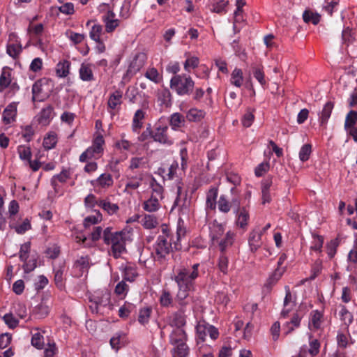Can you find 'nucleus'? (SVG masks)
<instances>
[{
  "label": "nucleus",
  "instance_id": "obj_64",
  "mask_svg": "<svg viewBox=\"0 0 357 357\" xmlns=\"http://www.w3.org/2000/svg\"><path fill=\"white\" fill-rule=\"evenodd\" d=\"M128 291V284L126 283L125 281H121L120 282H119L116 287H115V293L119 295V296H121V295H126L127 291Z\"/></svg>",
  "mask_w": 357,
  "mask_h": 357
},
{
  "label": "nucleus",
  "instance_id": "obj_1",
  "mask_svg": "<svg viewBox=\"0 0 357 357\" xmlns=\"http://www.w3.org/2000/svg\"><path fill=\"white\" fill-rule=\"evenodd\" d=\"M112 227H106L103 231V242L105 245H111L112 255L119 259L126 252V243L131 241L130 233L128 230L113 231Z\"/></svg>",
  "mask_w": 357,
  "mask_h": 357
},
{
  "label": "nucleus",
  "instance_id": "obj_55",
  "mask_svg": "<svg viewBox=\"0 0 357 357\" xmlns=\"http://www.w3.org/2000/svg\"><path fill=\"white\" fill-rule=\"evenodd\" d=\"M312 237L314 239L313 245L311 246V250L314 251H321L324 243V238L316 234H312Z\"/></svg>",
  "mask_w": 357,
  "mask_h": 357
},
{
  "label": "nucleus",
  "instance_id": "obj_42",
  "mask_svg": "<svg viewBox=\"0 0 357 357\" xmlns=\"http://www.w3.org/2000/svg\"><path fill=\"white\" fill-rule=\"evenodd\" d=\"M173 298L169 291L163 290L160 297V303L162 307H169L172 305Z\"/></svg>",
  "mask_w": 357,
  "mask_h": 357
},
{
  "label": "nucleus",
  "instance_id": "obj_4",
  "mask_svg": "<svg viewBox=\"0 0 357 357\" xmlns=\"http://www.w3.org/2000/svg\"><path fill=\"white\" fill-rule=\"evenodd\" d=\"M167 130L168 127L167 126L157 127L155 131L154 132H153L152 138L155 142L163 144H172V141L169 138L167 134Z\"/></svg>",
  "mask_w": 357,
  "mask_h": 357
},
{
  "label": "nucleus",
  "instance_id": "obj_5",
  "mask_svg": "<svg viewBox=\"0 0 357 357\" xmlns=\"http://www.w3.org/2000/svg\"><path fill=\"white\" fill-rule=\"evenodd\" d=\"M12 69L8 66H4L2 68L0 75V92H3L6 89L11 85L12 82Z\"/></svg>",
  "mask_w": 357,
  "mask_h": 357
},
{
  "label": "nucleus",
  "instance_id": "obj_46",
  "mask_svg": "<svg viewBox=\"0 0 357 357\" xmlns=\"http://www.w3.org/2000/svg\"><path fill=\"white\" fill-rule=\"evenodd\" d=\"M312 152V146L310 144H304L299 151V159L302 162L307 161Z\"/></svg>",
  "mask_w": 357,
  "mask_h": 357
},
{
  "label": "nucleus",
  "instance_id": "obj_25",
  "mask_svg": "<svg viewBox=\"0 0 357 357\" xmlns=\"http://www.w3.org/2000/svg\"><path fill=\"white\" fill-rule=\"evenodd\" d=\"M284 271V268H277L275 271L269 276L268 278L266 286L268 288H271L273 285L276 284V282L280 280L282 275Z\"/></svg>",
  "mask_w": 357,
  "mask_h": 357
},
{
  "label": "nucleus",
  "instance_id": "obj_21",
  "mask_svg": "<svg viewBox=\"0 0 357 357\" xmlns=\"http://www.w3.org/2000/svg\"><path fill=\"white\" fill-rule=\"evenodd\" d=\"M57 143V135L54 132H50L43 139V145L47 150L55 147Z\"/></svg>",
  "mask_w": 357,
  "mask_h": 357
},
{
  "label": "nucleus",
  "instance_id": "obj_60",
  "mask_svg": "<svg viewBox=\"0 0 357 357\" xmlns=\"http://www.w3.org/2000/svg\"><path fill=\"white\" fill-rule=\"evenodd\" d=\"M320 343L317 340H313L310 342L309 354L312 356H316L319 352Z\"/></svg>",
  "mask_w": 357,
  "mask_h": 357
},
{
  "label": "nucleus",
  "instance_id": "obj_29",
  "mask_svg": "<svg viewBox=\"0 0 357 357\" xmlns=\"http://www.w3.org/2000/svg\"><path fill=\"white\" fill-rule=\"evenodd\" d=\"M70 63L68 61L59 62L56 66V75L60 77H65L69 73Z\"/></svg>",
  "mask_w": 357,
  "mask_h": 357
},
{
  "label": "nucleus",
  "instance_id": "obj_28",
  "mask_svg": "<svg viewBox=\"0 0 357 357\" xmlns=\"http://www.w3.org/2000/svg\"><path fill=\"white\" fill-rule=\"evenodd\" d=\"M136 311V306L130 303L126 302L119 310V316L121 318H127L130 313Z\"/></svg>",
  "mask_w": 357,
  "mask_h": 357
},
{
  "label": "nucleus",
  "instance_id": "obj_38",
  "mask_svg": "<svg viewBox=\"0 0 357 357\" xmlns=\"http://www.w3.org/2000/svg\"><path fill=\"white\" fill-rule=\"evenodd\" d=\"M357 122V112L354 110H351L347 114L345 122H344V128L348 130L349 127H353Z\"/></svg>",
  "mask_w": 357,
  "mask_h": 357
},
{
  "label": "nucleus",
  "instance_id": "obj_50",
  "mask_svg": "<svg viewBox=\"0 0 357 357\" xmlns=\"http://www.w3.org/2000/svg\"><path fill=\"white\" fill-rule=\"evenodd\" d=\"M340 243L339 238L337 237L336 238L331 240V242L327 245L328 249V255L330 257V259H332L337 251V248L338 247Z\"/></svg>",
  "mask_w": 357,
  "mask_h": 357
},
{
  "label": "nucleus",
  "instance_id": "obj_37",
  "mask_svg": "<svg viewBox=\"0 0 357 357\" xmlns=\"http://www.w3.org/2000/svg\"><path fill=\"white\" fill-rule=\"evenodd\" d=\"M70 173L69 171L66 169H63L60 174L54 176L51 179V185L55 188L56 186V180H58L61 183H65L66 180L69 178Z\"/></svg>",
  "mask_w": 357,
  "mask_h": 357
},
{
  "label": "nucleus",
  "instance_id": "obj_34",
  "mask_svg": "<svg viewBox=\"0 0 357 357\" xmlns=\"http://www.w3.org/2000/svg\"><path fill=\"white\" fill-rule=\"evenodd\" d=\"M243 82V73L239 68H235L231 75V83L237 87H240Z\"/></svg>",
  "mask_w": 357,
  "mask_h": 357
},
{
  "label": "nucleus",
  "instance_id": "obj_36",
  "mask_svg": "<svg viewBox=\"0 0 357 357\" xmlns=\"http://www.w3.org/2000/svg\"><path fill=\"white\" fill-rule=\"evenodd\" d=\"M172 322L176 328H182L185 325V316L182 311L174 313Z\"/></svg>",
  "mask_w": 357,
  "mask_h": 357
},
{
  "label": "nucleus",
  "instance_id": "obj_48",
  "mask_svg": "<svg viewBox=\"0 0 357 357\" xmlns=\"http://www.w3.org/2000/svg\"><path fill=\"white\" fill-rule=\"evenodd\" d=\"M63 269L60 267L57 270L54 271V282L56 286L62 289L64 287L63 283Z\"/></svg>",
  "mask_w": 357,
  "mask_h": 357
},
{
  "label": "nucleus",
  "instance_id": "obj_13",
  "mask_svg": "<svg viewBox=\"0 0 357 357\" xmlns=\"http://www.w3.org/2000/svg\"><path fill=\"white\" fill-rule=\"evenodd\" d=\"M146 60V55L144 53H137L129 66L130 70L134 72L139 71L145 64Z\"/></svg>",
  "mask_w": 357,
  "mask_h": 357
},
{
  "label": "nucleus",
  "instance_id": "obj_6",
  "mask_svg": "<svg viewBox=\"0 0 357 357\" xmlns=\"http://www.w3.org/2000/svg\"><path fill=\"white\" fill-rule=\"evenodd\" d=\"M174 280L177 283L178 288L190 289L192 287V283L188 278V271L185 268L179 271Z\"/></svg>",
  "mask_w": 357,
  "mask_h": 357
},
{
  "label": "nucleus",
  "instance_id": "obj_63",
  "mask_svg": "<svg viewBox=\"0 0 357 357\" xmlns=\"http://www.w3.org/2000/svg\"><path fill=\"white\" fill-rule=\"evenodd\" d=\"M12 335L8 333H3L0 335V349L6 348L11 342Z\"/></svg>",
  "mask_w": 357,
  "mask_h": 357
},
{
  "label": "nucleus",
  "instance_id": "obj_35",
  "mask_svg": "<svg viewBox=\"0 0 357 357\" xmlns=\"http://www.w3.org/2000/svg\"><path fill=\"white\" fill-rule=\"evenodd\" d=\"M98 206L103 210L107 212L108 214L112 215L119 210V206L116 204H112L109 202L100 200Z\"/></svg>",
  "mask_w": 357,
  "mask_h": 357
},
{
  "label": "nucleus",
  "instance_id": "obj_58",
  "mask_svg": "<svg viewBox=\"0 0 357 357\" xmlns=\"http://www.w3.org/2000/svg\"><path fill=\"white\" fill-rule=\"evenodd\" d=\"M321 269H322V265H321V261H319V260L316 261L312 268V270H311L312 275L310 276L309 280H314L320 274Z\"/></svg>",
  "mask_w": 357,
  "mask_h": 357
},
{
  "label": "nucleus",
  "instance_id": "obj_32",
  "mask_svg": "<svg viewBox=\"0 0 357 357\" xmlns=\"http://www.w3.org/2000/svg\"><path fill=\"white\" fill-rule=\"evenodd\" d=\"M142 224L146 229H152L157 226L158 221L155 216L153 215H145L142 220Z\"/></svg>",
  "mask_w": 357,
  "mask_h": 357
},
{
  "label": "nucleus",
  "instance_id": "obj_23",
  "mask_svg": "<svg viewBox=\"0 0 357 357\" xmlns=\"http://www.w3.org/2000/svg\"><path fill=\"white\" fill-rule=\"evenodd\" d=\"M303 19L305 23L312 22L316 25L320 22L321 15L317 13H313L310 10H305L303 13Z\"/></svg>",
  "mask_w": 357,
  "mask_h": 357
},
{
  "label": "nucleus",
  "instance_id": "obj_20",
  "mask_svg": "<svg viewBox=\"0 0 357 357\" xmlns=\"http://www.w3.org/2000/svg\"><path fill=\"white\" fill-rule=\"evenodd\" d=\"M301 319V316H300L298 313H294L290 321H287L284 327L287 328V331H284V333L287 335L294 330V327L298 328L300 326Z\"/></svg>",
  "mask_w": 357,
  "mask_h": 357
},
{
  "label": "nucleus",
  "instance_id": "obj_33",
  "mask_svg": "<svg viewBox=\"0 0 357 357\" xmlns=\"http://www.w3.org/2000/svg\"><path fill=\"white\" fill-rule=\"evenodd\" d=\"M204 115V112L202 110L197 109H191L188 111L186 115V119L190 121H199Z\"/></svg>",
  "mask_w": 357,
  "mask_h": 357
},
{
  "label": "nucleus",
  "instance_id": "obj_10",
  "mask_svg": "<svg viewBox=\"0 0 357 357\" xmlns=\"http://www.w3.org/2000/svg\"><path fill=\"white\" fill-rule=\"evenodd\" d=\"M248 243L251 252H255L261 245V233L255 229L251 231Z\"/></svg>",
  "mask_w": 357,
  "mask_h": 357
},
{
  "label": "nucleus",
  "instance_id": "obj_61",
  "mask_svg": "<svg viewBox=\"0 0 357 357\" xmlns=\"http://www.w3.org/2000/svg\"><path fill=\"white\" fill-rule=\"evenodd\" d=\"M122 335L119 333H117L113 336L109 341L110 345L113 349L118 351L121 347Z\"/></svg>",
  "mask_w": 357,
  "mask_h": 357
},
{
  "label": "nucleus",
  "instance_id": "obj_3",
  "mask_svg": "<svg viewBox=\"0 0 357 357\" xmlns=\"http://www.w3.org/2000/svg\"><path fill=\"white\" fill-rule=\"evenodd\" d=\"M155 252V260L160 264H165L167 261V255L172 252V243L167 241L165 236L160 235L154 246Z\"/></svg>",
  "mask_w": 357,
  "mask_h": 357
},
{
  "label": "nucleus",
  "instance_id": "obj_43",
  "mask_svg": "<svg viewBox=\"0 0 357 357\" xmlns=\"http://www.w3.org/2000/svg\"><path fill=\"white\" fill-rule=\"evenodd\" d=\"M31 249V242L28 241L22 244L20 247L19 257L21 261L25 262L28 257Z\"/></svg>",
  "mask_w": 357,
  "mask_h": 357
},
{
  "label": "nucleus",
  "instance_id": "obj_7",
  "mask_svg": "<svg viewBox=\"0 0 357 357\" xmlns=\"http://www.w3.org/2000/svg\"><path fill=\"white\" fill-rule=\"evenodd\" d=\"M54 107L51 105L42 109L38 116L39 123L47 126L53 118Z\"/></svg>",
  "mask_w": 357,
  "mask_h": 357
},
{
  "label": "nucleus",
  "instance_id": "obj_15",
  "mask_svg": "<svg viewBox=\"0 0 357 357\" xmlns=\"http://www.w3.org/2000/svg\"><path fill=\"white\" fill-rule=\"evenodd\" d=\"M91 297L93 301H97L100 306L106 307L110 304V293L107 291L97 292Z\"/></svg>",
  "mask_w": 357,
  "mask_h": 357
},
{
  "label": "nucleus",
  "instance_id": "obj_12",
  "mask_svg": "<svg viewBox=\"0 0 357 357\" xmlns=\"http://www.w3.org/2000/svg\"><path fill=\"white\" fill-rule=\"evenodd\" d=\"M187 340V335L183 328L174 329L169 336V342L171 344H178L185 342Z\"/></svg>",
  "mask_w": 357,
  "mask_h": 357
},
{
  "label": "nucleus",
  "instance_id": "obj_44",
  "mask_svg": "<svg viewBox=\"0 0 357 357\" xmlns=\"http://www.w3.org/2000/svg\"><path fill=\"white\" fill-rule=\"evenodd\" d=\"M101 187H109L113 185V179L109 174H102L96 180Z\"/></svg>",
  "mask_w": 357,
  "mask_h": 357
},
{
  "label": "nucleus",
  "instance_id": "obj_51",
  "mask_svg": "<svg viewBox=\"0 0 357 357\" xmlns=\"http://www.w3.org/2000/svg\"><path fill=\"white\" fill-rule=\"evenodd\" d=\"M102 27L100 24H95L92 26L90 31V38L97 43L100 41V33L102 32Z\"/></svg>",
  "mask_w": 357,
  "mask_h": 357
},
{
  "label": "nucleus",
  "instance_id": "obj_62",
  "mask_svg": "<svg viewBox=\"0 0 357 357\" xmlns=\"http://www.w3.org/2000/svg\"><path fill=\"white\" fill-rule=\"evenodd\" d=\"M146 163V160L144 158H132L130 160V169H137L142 167Z\"/></svg>",
  "mask_w": 357,
  "mask_h": 357
},
{
  "label": "nucleus",
  "instance_id": "obj_53",
  "mask_svg": "<svg viewBox=\"0 0 357 357\" xmlns=\"http://www.w3.org/2000/svg\"><path fill=\"white\" fill-rule=\"evenodd\" d=\"M227 1L220 0L216 3H214L210 10L211 12L220 14L226 11L225 7L227 6Z\"/></svg>",
  "mask_w": 357,
  "mask_h": 357
},
{
  "label": "nucleus",
  "instance_id": "obj_56",
  "mask_svg": "<svg viewBox=\"0 0 357 357\" xmlns=\"http://www.w3.org/2000/svg\"><path fill=\"white\" fill-rule=\"evenodd\" d=\"M31 229V225L28 218H26L21 225L15 227V231L19 234H23Z\"/></svg>",
  "mask_w": 357,
  "mask_h": 357
},
{
  "label": "nucleus",
  "instance_id": "obj_26",
  "mask_svg": "<svg viewBox=\"0 0 357 357\" xmlns=\"http://www.w3.org/2000/svg\"><path fill=\"white\" fill-rule=\"evenodd\" d=\"M159 206L158 199L155 196L151 195L147 201L144 202V209L149 212H153L158 209Z\"/></svg>",
  "mask_w": 357,
  "mask_h": 357
},
{
  "label": "nucleus",
  "instance_id": "obj_19",
  "mask_svg": "<svg viewBox=\"0 0 357 357\" xmlns=\"http://www.w3.org/2000/svg\"><path fill=\"white\" fill-rule=\"evenodd\" d=\"M224 227L221 224L218 223L216 220H214L210 233L211 240L213 242L218 241L220 237L224 234Z\"/></svg>",
  "mask_w": 357,
  "mask_h": 357
},
{
  "label": "nucleus",
  "instance_id": "obj_18",
  "mask_svg": "<svg viewBox=\"0 0 357 357\" xmlns=\"http://www.w3.org/2000/svg\"><path fill=\"white\" fill-rule=\"evenodd\" d=\"M175 347L172 349L173 357H187L189 354V347L185 342H181L174 344Z\"/></svg>",
  "mask_w": 357,
  "mask_h": 357
},
{
  "label": "nucleus",
  "instance_id": "obj_16",
  "mask_svg": "<svg viewBox=\"0 0 357 357\" xmlns=\"http://www.w3.org/2000/svg\"><path fill=\"white\" fill-rule=\"evenodd\" d=\"M22 52V47L20 43H8L6 45V53L13 59H17Z\"/></svg>",
  "mask_w": 357,
  "mask_h": 357
},
{
  "label": "nucleus",
  "instance_id": "obj_24",
  "mask_svg": "<svg viewBox=\"0 0 357 357\" xmlns=\"http://www.w3.org/2000/svg\"><path fill=\"white\" fill-rule=\"evenodd\" d=\"M79 77L83 81H92L94 79L91 69L89 65L82 63L79 68Z\"/></svg>",
  "mask_w": 357,
  "mask_h": 357
},
{
  "label": "nucleus",
  "instance_id": "obj_2",
  "mask_svg": "<svg viewBox=\"0 0 357 357\" xmlns=\"http://www.w3.org/2000/svg\"><path fill=\"white\" fill-rule=\"evenodd\" d=\"M195 82L190 75H176L170 80V87L178 95L184 96L190 94L194 89Z\"/></svg>",
  "mask_w": 357,
  "mask_h": 357
},
{
  "label": "nucleus",
  "instance_id": "obj_17",
  "mask_svg": "<svg viewBox=\"0 0 357 357\" xmlns=\"http://www.w3.org/2000/svg\"><path fill=\"white\" fill-rule=\"evenodd\" d=\"M185 116L181 113L176 112L171 115L169 119V125L173 130L181 128L185 124Z\"/></svg>",
  "mask_w": 357,
  "mask_h": 357
},
{
  "label": "nucleus",
  "instance_id": "obj_31",
  "mask_svg": "<svg viewBox=\"0 0 357 357\" xmlns=\"http://www.w3.org/2000/svg\"><path fill=\"white\" fill-rule=\"evenodd\" d=\"M151 312L152 309L151 307L141 309L139 312L138 321L142 325L147 324L149 321Z\"/></svg>",
  "mask_w": 357,
  "mask_h": 357
},
{
  "label": "nucleus",
  "instance_id": "obj_39",
  "mask_svg": "<svg viewBox=\"0 0 357 357\" xmlns=\"http://www.w3.org/2000/svg\"><path fill=\"white\" fill-rule=\"evenodd\" d=\"M251 68L255 78L260 83L261 86H264L266 82L262 68L257 67L255 65H252Z\"/></svg>",
  "mask_w": 357,
  "mask_h": 357
},
{
  "label": "nucleus",
  "instance_id": "obj_57",
  "mask_svg": "<svg viewBox=\"0 0 357 357\" xmlns=\"http://www.w3.org/2000/svg\"><path fill=\"white\" fill-rule=\"evenodd\" d=\"M311 322L313 327L315 329H319L321 326V319L322 318V314L318 310H314L312 312Z\"/></svg>",
  "mask_w": 357,
  "mask_h": 357
},
{
  "label": "nucleus",
  "instance_id": "obj_27",
  "mask_svg": "<svg viewBox=\"0 0 357 357\" xmlns=\"http://www.w3.org/2000/svg\"><path fill=\"white\" fill-rule=\"evenodd\" d=\"M122 93L120 91H116L109 98L107 105L111 109H115L116 107L121 103Z\"/></svg>",
  "mask_w": 357,
  "mask_h": 357
},
{
  "label": "nucleus",
  "instance_id": "obj_14",
  "mask_svg": "<svg viewBox=\"0 0 357 357\" xmlns=\"http://www.w3.org/2000/svg\"><path fill=\"white\" fill-rule=\"evenodd\" d=\"M218 197V188H211L206 195V209H210L211 211L215 210L218 202L216 201Z\"/></svg>",
  "mask_w": 357,
  "mask_h": 357
},
{
  "label": "nucleus",
  "instance_id": "obj_45",
  "mask_svg": "<svg viewBox=\"0 0 357 357\" xmlns=\"http://www.w3.org/2000/svg\"><path fill=\"white\" fill-rule=\"evenodd\" d=\"M31 342V345L38 349H42L44 347V337L39 332L33 334Z\"/></svg>",
  "mask_w": 357,
  "mask_h": 357
},
{
  "label": "nucleus",
  "instance_id": "obj_52",
  "mask_svg": "<svg viewBox=\"0 0 357 357\" xmlns=\"http://www.w3.org/2000/svg\"><path fill=\"white\" fill-rule=\"evenodd\" d=\"M341 319L344 322L346 325H349L353 321V316L350 313L344 305H342L341 310L340 312Z\"/></svg>",
  "mask_w": 357,
  "mask_h": 357
},
{
  "label": "nucleus",
  "instance_id": "obj_8",
  "mask_svg": "<svg viewBox=\"0 0 357 357\" xmlns=\"http://www.w3.org/2000/svg\"><path fill=\"white\" fill-rule=\"evenodd\" d=\"M236 216V224L238 227L245 229L248 225V222L250 218L249 212L245 206H243L241 209L235 211Z\"/></svg>",
  "mask_w": 357,
  "mask_h": 357
},
{
  "label": "nucleus",
  "instance_id": "obj_11",
  "mask_svg": "<svg viewBox=\"0 0 357 357\" xmlns=\"http://www.w3.org/2000/svg\"><path fill=\"white\" fill-rule=\"evenodd\" d=\"M334 103L331 101H328L324 105L322 111L319 114V123L321 126L326 127L328 120L331 115Z\"/></svg>",
  "mask_w": 357,
  "mask_h": 357
},
{
  "label": "nucleus",
  "instance_id": "obj_54",
  "mask_svg": "<svg viewBox=\"0 0 357 357\" xmlns=\"http://www.w3.org/2000/svg\"><path fill=\"white\" fill-rule=\"evenodd\" d=\"M228 264L229 261L227 257H226L224 253H222L219 257L218 265L220 271L224 274H227L228 272Z\"/></svg>",
  "mask_w": 357,
  "mask_h": 357
},
{
  "label": "nucleus",
  "instance_id": "obj_49",
  "mask_svg": "<svg viewBox=\"0 0 357 357\" xmlns=\"http://www.w3.org/2000/svg\"><path fill=\"white\" fill-rule=\"evenodd\" d=\"M145 77L156 84L160 82V75L158 70L155 68L149 69L145 73Z\"/></svg>",
  "mask_w": 357,
  "mask_h": 357
},
{
  "label": "nucleus",
  "instance_id": "obj_59",
  "mask_svg": "<svg viewBox=\"0 0 357 357\" xmlns=\"http://www.w3.org/2000/svg\"><path fill=\"white\" fill-rule=\"evenodd\" d=\"M3 320L10 328H15L19 324V321L11 313L6 314L3 316Z\"/></svg>",
  "mask_w": 357,
  "mask_h": 357
},
{
  "label": "nucleus",
  "instance_id": "obj_47",
  "mask_svg": "<svg viewBox=\"0 0 357 357\" xmlns=\"http://www.w3.org/2000/svg\"><path fill=\"white\" fill-rule=\"evenodd\" d=\"M20 158L22 160L29 161L31 158V151L29 146H20L17 149Z\"/></svg>",
  "mask_w": 357,
  "mask_h": 357
},
{
  "label": "nucleus",
  "instance_id": "obj_30",
  "mask_svg": "<svg viewBox=\"0 0 357 357\" xmlns=\"http://www.w3.org/2000/svg\"><path fill=\"white\" fill-rule=\"evenodd\" d=\"M33 312L38 318L41 319L45 317L49 314L50 308L46 303L42 301L34 307Z\"/></svg>",
  "mask_w": 357,
  "mask_h": 357
},
{
  "label": "nucleus",
  "instance_id": "obj_22",
  "mask_svg": "<svg viewBox=\"0 0 357 357\" xmlns=\"http://www.w3.org/2000/svg\"><path fill=\"white\" fill-rule=\"evenodd\" d=\"M158 100L162 105L169 107L171 105L172 94L168 89H164L158 92Z\"/></svg>",
  "mask_w": 357,
  "mask_h": 357
},
{
  "label": "nucleus",
  "instance_id": "obj_40",
  "mask_svg": "<svg viewBox=\"0 0 357 357\" xmlns=\"http://www.w3.org/2000/svg\"><path fill=\"white\" fill-rule=\"evenodd\" d=\"M102 214L99 211L96 212V215H89L84 218V226L87 228L91 225H96L102 221Z\"/></svg>",
  "mask_w": 357,
  "mask_h": 357
},
{
  "label": "nucleus",
  "instance_id": "obj_41",
  "mask_svg": "<svg viewBox=\"0 0 357 357\" xmlns=\"http://www.w3.org/2000/svg\"><path fill=\"white\" fill-rule=\"evenodd\" d=\"M218 209L224 213H227L231 208V205L230 204V202H229L225 195H221L218 201Z\"/></svg>",
  "mask_w": 357,
  "mask_h": 357
},
{
  "label": "nucleus",
  "instance_id": "obj_9",
  "mask_svg": "<svg viewBox=\"0 0 357 357\" xmlns=\"http://www.w3.org/2000/svg\"><path fill=\"white\" fill-rule=\"evenodd\" d=\"M17 106L15 102L9 104L3 110V121L5 124H10L15 120Z\"/></svg>",
  "mask_w": 357,
  "mask_h": 357
}]
</instances>
